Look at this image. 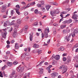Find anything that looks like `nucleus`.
<instances>
[{
	"label": "nucleus",
	"instance_id": "1",
	"mask_svg": "<svg viewBox=\"0 0 78 78\" xmlns=\"http://www.w3.org/2000/svg\"><path fill=\"white\" fill-rule=\"evenodd\" d=\"M59 69L62 70L63 72L62 73V74H64V73H66L67 70V69L66 68V66L65 65H62L59 67Z\"/></svg>",
	"mask_w": 78,
	"mask_h": 78
},
{
	"label": "nucleus",
	"instance_id": "2",
	"mask_svg": "<svg viewBox=\"0 0 78 78\" xmlns=\"http://www.w3.org/2000/svg\"><path fill=\"white\" fill-rule=\"evenodd\" d=\"M22 23V21L20 20H18L17 21V24L16 23V24H15V28H16V29H17V28H18L19 27V25H20V23Z\"/></svg>",
	"mask_w": 78,
	"mask_h": 78
},
{
	"label": "nucleus",
	"instance_id": "3",
	"mask_svg": "<svg viewBox=\"0 0 78 78\" xmlns=\"http://www.w3.org/2000/svg\"><path fill=\"white\" fill-rule=\"evenodd\" d=\"M72 20L71 19H69V20H65L62 23L63 24H66V23H67L69 24V23H72Z\"/></svg>",
	"mask_w": 78,
	"mask_h": 78
},
{
	"label": "nucleus",
	"instance_id": "4",
	"mask_svg": "<svg viewBox=\"0 0 78 78\" xmlns=\"http://www.w3.org/2000/svg\"><path fill=\"white\" fill-rule=\"evenodd\" d=\"M56 11H57L52 10L51 11L50 14L52 16H55V14H59V12H57Z\"/></svg>",
	"mask_w": 78,
	"mask_h": 78
},
{
	"label": "nucleus",
	"instance_id": "5",
	"mask_svg": "<svg viewBox=\"0 0 78 78\" xmlns=\"http://www.w3.org/2000/svg\"><path fill=\"white\" fill-rule=\"evenodd\" d=\"M75 34H78V29H75L73 33L72 34V36L73 37H74L75 36Z\"/></svg>",
	"mask_w": 78,
	"mask_h": 78
},
{
	"label": "nucleus",
	"instance_id": "6",
	"mask_svg": "<svg viewBox=\"0 0 78 78\" xmlns=\"http://www.w3.org/2000/svg\"><path fill=\"white\" fill-rule=\"evenodd\" d=\"M6 8H7V7H6V5H3L1 7V9L2 11H2V12H4L5 11V9H6Z\"/></svg>",
	"mask_w": 78,
	"mask_h": 78
},
{
	"label": "nucleus",
	"instance_id": "7",
	"mask_svg": "<svg viewBox=\"0 0 78 78\" xmlns=\"http://www.w3.org/2000/svg\"><path fill=\"white\" fill-rule=\"evenodd\" d=\"M14 30H15V31H14V32L13 35V37L14 38H15L17 36V30H16V29H14Z\"/></svg>",
	"mask_w": 78,
	"mask_h": 78
},
{
	"label": "nucleus",
	"instance_id": "8",
	"mask_svg": "<svg viewBox=\"0 0 78 78\" xmlns=\"http://www.w3.org/2000/svg\"><path fill=\"white\" fill-rule=\"evenodd\" d=\"M2 37H3L4 39L6 38V35H7V32H3L2 34Z\"/></svg>",
	"mask_w": 78,
	"mask_h": 78
},
{
	"label": "nucleus",
	"instance_id": "9",
	"mask_svg": "<svg viewBox=\"0 0 78 78\" xmlns=\"http://www.w3.org/2000/svg\"><path fill=\"white\" fill-rule=\"evenodd\" d=\"M54 58L56 60H57V61H58V60H59V59H60V56L59 55H57L55 56Z\"/></svg>",
	"mask_w": 78,
	"mask_h": 78
},
{
	"label": "nucleus",
	"instance_id": "10",
	"mask_svg": "<svg viewBox=\"0 0 78 78\" xmlns=\"http://www.w3.org/2000/svg\"><path fill=\"white\" fill-rule=\"evenodd\" d=\"M27 55H26V54H23V55H22V56L21 57V60L22 61H23V60H25V57H26Z\"/></svg>",
	"mask_w": 78,
	"mask_h": 78
},
{
	"label": "nucleus",
	"instance_id": "11",
	"mask_svg": "<svg viewBox=\"0 0 78 78\" xmlns=\"http://www.w3.org/2000/svg\"><path fill=\"white\" fill-rule=\"evenodd\" d=\"M28 26L26 25L25 26L24 28H23V30L24 31H27V30H28Z\"/></svg>",
	"mask_w": 78,
	"mask_h": 78
},
{
	"label": "nucleus",
	"instance_id": "12",
	"mask_svg": "<svg viewBox=\"0 0 78 78\" xmlns=\"http://www.w3.org/2000/svg\"><path fill=\"white\" fill-rule=\"evenodd\" d=\"M35 5V2H33L31 3H29L28 5L27 6H29V7L30 6H34Z\"/></svg>",
	"mask_w": 78,
	"mask_h": 78
},
{
	"label": "nucleus",
	"instance_id": "13",
	"mask_svg": "<svg viewBox=\"0 0 78 78\" xmlns=\"http://www.w3.org/2000/svg\"><path fill=\"white\" fill-rule=\"evenodd\" d=\"M73 19H76L77 17H78V15L73 14V16L72 17Z\"/></svg>",
	"mask_w": 78,
	"mask_h": 78
},
{
	"label": "nucleus",
	"instance_id": "14",
	"mask_svg": "<svg viewBox=\"0 0 78 78\" xmlns=\"http://www.w3.org/2000/svg\"><path fill=\"white\" fill-rule=\"evenodd\" d=\"M29 8V6H28V5L26 7L23 6L21 8L20 10H25L26 9H27V8Z\"/></svg>",
	"mask_w": 78,
	"mask_h": 78
},
{
	"label": "nucleus",
	"instance_id": "15",
	"mask_svg": "<svg viewBox=\"0 0 78 78\" xmlns=\"http://www.w3.org/2000/svg\"><path fill=\"white\" fill-rule=\"evenodd\" d=\"M71 36V35H70L68 37H67V36H66L65 37V39L67 40V41H68L70 40V37Z\"/></svg>",
	"mask_w": 78,
	"mask_h": 78
},
{
	"label": "nucleus",
	"instance_id": "16",
	"mask_svg": "<svg viewBox=\"0 0 78 78\" xmlns=\"http://www.w3.org/2000/svg\"><path fill=\"white\" fill-rule=\"evenodd\" d=\"M39 45L37 44H34L33 47V48H39Z\"/></svg>",
	"mask_w": 78,
	"mask_h": 78
},
{
	"label": "nucleus",
	"instance_id": "17",
	"mask_svg": "<svg viewBox=\"0 0 78 78\" xmlns=\"http://www.w3.org/2000/svg\"><path fill=\"white\" fill-rule=\"evenodd\" d=\"M7 64L9 67H11L12 66V62H8L7 63Z\"/></svg>",
	"mask_w": 78,
	"mask_h": 78
},
{
	"label": "nucleus",
	"instance_id": "18",
	"mask_svg": "<svg viewBox=\"0 0 78 78\" xmlns=\"http://www.w3.org/2000/svg\"><path fill=\"white\" fill-rule=\"evenodd\" d=\"M15 48V49H18V48H19V44H18V43H16Z\"/></svg>",
	"mask_w": 78,
	"mask_h": 78
},
{
	"label": "nucleus",
	"instance_id": "19",
	"mask_svg": "<svg viewBox=\"0 0 78 78\" xmlns=\"http://www.w3.org/2000/svg\"><path fill=\"white\" fill-rule=\"evenodd\" d=\"M44 33H49V29L48 28L45 29L44 31Z\"/></svg>",
	"mask_w": 78,
	"mask_h": 78
},
{
	"label": "nucleus",
	"instance_id": "20",
	"mask_svg": "<svg viewBox=\"0 0 78 78\" xmlns=\"http://www.w3.org/2000/svg\"><path fill=\"white\" fill-rule=\"evenodd\" d=\"M51 5H56L57 6L58 5V3H57L54 2H50Z\"/></svg>",
	"mask_w": 78,
	"mask_h": 78
},
{
	"label": "nucleus",
	"instance_id": "21",
	"mask_svg": "<svg viewBox=\"0 0 78 78\" xmlns=\"http://www.w3.org/2000/svg\"><path fill=\"white\" fill-rule=\"evenodd\" d=\"M41 11H43V12H45V9L43 6H41Z\"/></svg>",
	"mask_w": 78,
	"mask_h": 78
},
{
	"label": "nucleus",
	"instance_id": "22",
	"mask_svg": "<svg viewBox=\"0 0 78 78\" xmlns=\"http://www.w3.org/2000/svg\"><path fill=\"white\" fill-rule=\"evenodd\" d=\"M44 37L45 38H48V33H44Z\"/></svg>",
	"mask_w": 78,
	"mask_h": 78
},
{
	"label": "nucleus",
	"instance_id": "23",
	"mask_svg": "<svg viewBox=\"0 0 78 78\" xmlns=\"http://www.w3.org/2000/svg\"><path fill=\"white\" fill-rule=\"evenodd\" d=\"M51 77L53 78H55V74H54V73H53L51 74Z\"/></svg>",
	"mask_w": 78,
	"mask_h": 78
},
{
	"label": "nucleus",
	"instance_id": "24",
	"mask_svg": "<svg viewBox=\"0 0 78 78\" xmlns=\"http://www.w3.org/2000/svg\"><path fill=\"white\" fill-rule=\"evenodd\" d=\"M14 21H13L11 23H9V25H14Z\"/></svg>",
	"mask_w": 78,
	"mask_h": 78
},
{
	"label": "nucleus",
	"instance_id": "25",
	"mask_svg": "<svg viewBox=\"0 0 78 78\" xmlns=\"http://www.w3.org/2000/svg\"><path fill=\"white\" fill-rule=\"evenodd\" d=\"M45 61L44 60H43L39 64H38V66H42V63H43Z\"/></svg>",
	"mask_w": 78,
	"mask_h": 78
},
{
	"label": "nucleus",
	"instance_id": "26",
	"mask_svg": "<svg viewBox=\"0 0 78 78\" xmlns=\"http://www.w3.org/2000/svg\"><path fill=\"white\" fill-rule=\"evenodd\" d=\"M61 27L62 29H63L64 28H66V25H61Z\"/></svg>",
	"mask_w": 78,
	"mask_h": 78
},
{
	"label": "nucleus",
	"instance_id": "27",
	"mask_svg": "<svg viewBox=\"0 0 78 78\" xmlns=\"http://www.w3.org/2000/svg\"><path fill=\"white\" fill-rule=\"evenodd\" d=\"M46 8L47 10L48 11V10H49V9H50V5H48L46 6Z\"/></svg>",
	"mask_w": 78,
	"mask_h": 78
},
{
	"label": "nucleus",
	"instance_id": "28",
	"mask_svg": "<svg viewBox=\"0 0 78 78\" xmlns=\"http://www.w3.org/2000/svg\"><path fill=\"white\" fill-rule=\"evenodd\" d=\"M19 10V9H18L17 10H16V13H17V14H18V15H20V12H19L18 11Z\"/></svg>",
	"mask_w": 78,
	"mask_h": 78
},
{
	"label": "nucleus",
	"instance_id": "29",
	"mask_svg": "<svg viewBox=\"0 0 78 78\" xmlns=\"http://www.w3.org/2000/svg\"><path fill=\"white\" fill-rule=\"evenodd\" d=\"M14 13V10H12L11 12V16H12Z\"/></svg>",
	"mask_w": 78,
	"mask_h": 78
},
{
	"label": "nucleus",
	"instance_id": "30",
	"mask_svg": "<svg viewBox=\"0 0 78 78\" xmlns=\"http://www.w3.org/2000/svg\"><path fill=\"white\" fill-rule=\"evenodd\" d=\"M17 75L16 74V71H13L12 72V74H11V75Z\"/></svg>",
	"mask_w": 78,
	"mask_h": 78
},
{
	"label": "nucleus",
	"instance_id": "31",
	"mask_svg": "<svg viewBox=\"0 0 78 78\" xmlns=\"http://www.w3.org/2000/svg\"><path fill=\"white\" fill-rule=\"evenodd\" d=\"M37 51H38V50L37 49H35L33 51V53H36L37 52Z\"/></svg>",
	"mask_w": 78,
	"mask_h": 78
},
{
	"label": "nucleus",
	"instance_id": "32",
	"mask_svg": "<svg viewBox=\"0 0 78 78\" xmlns=\"http://www.w3.org/2000/svg\"><path fill=\"white\" fill-rule=\"evenodd\" d=\"M31 58V56H28V57H27V58H26V61H28V60Z\"/></svg>",
	"mask_w": 78,
	"mask_h": 78
},
{
	"label": "nucleus",
	"instance_id": "33",
	"mask_svg": "<svg viewBox=\"0 0 78 78\" xmlns=\"http://www.w3.org/2000/svg\"><path fill=\"white\" fill-rule=\"evenodd\" d=\"M53 25L55 27H58V26H59V24H58L57 23H54V24H53Z\"/></svg>",
	"mask_w": 78,
	"mask_h": 78
},
{
	"label": "nucleus",
	"instance_id": "34",
	"mask_svg": "<svg viewBox=\"0 0 78 78\" xmlns=\"http://www.w3.org/2000/svg\"><path fill=\"white\" fill-rule=\"evenodd\" d=\"M16 77H17V75H12L11 76L12 78H16Z\"/></svg>",
	"mask_w": 78,
	"mask_h": 78
},
{
	"label": "nucleus",
	"instance_id": "35",
	"mask_svg": "<svg viewBox=\"0 0 78 78\" xmlns=\"http://www.w3.org/2000/svg\"><path fill=\"white\" fill-rule=\"evenodd\" d=\"M46 70H48V73H50V72H51V70H50V68H47Z\"/></svg>",
	"mask_w": 78,
	"mask_h": 78
},
{
	"label": "nucleus",
	"instance_id": "36",
	"mask_svg": "<svg viewBox=\"0 0 78 78\" xmlns=\"http://www.w3.org/2000/svg\"><path fill=\"white\" fill-rule=\"evenodd\" d=\"M41 6H42V5L40 4H38L37 5V7H38V8H41Z\"/></svg>",
	"mask_w": 78,
	"mask_h": 78
},
{
	"label": "nucleus",
	"instance_id": "37",
	"mask_svg": "<svg viewBox=\"0 0 78 78\" xmlns=\"http://www.w3.org/2000/svg\"><path fill=\"white\" fill-rule=\"evenodd\" d=\"M40 71L39 72L40 73H43V69L41 68L40 69Z\"/></svg>",
	"mask_w": 78,
	"mask_h": 78
},
{
	"label": "nucleus",
	"instance_id": "38",
	"mask_svg": "<svg viewBox=\"0 0 78 78\" xmlns=\"http://www.w3.org/2000/svg\"><path fill=\"white\" fill-rule=\"evenodd\" d=\"M30 41H32L33 40V35H30Z\"/></svg>",
	"mask_w": 78,
	"mask_h": 78
},
{
	"label": "nucleus",
	"instance_id": "39",
	"mask_svg": "<svg viewBox=\"0 0 78 78\" xmlns=\"http://www.w3.org/2000/svg\"><path fill=\"white\" fill-rule=\"evenodd\" d=\"M7 16H7V15H4L2 17L3 18V19H5L7 17Z\"/></svg>",
	"mask_w": 78,
	"mask_h": 78
},
{
	"label": "nucleus",
	"instance_id": "40",
	"mask_svg": "<svg viewBox=\"0 0 78 78\" xmlns=\"http://www.w3.org/2000/svg\"><path fill=\"white\" fill-rule=\"evenodd\" d=\"M20 70H21V68L20 67L18 68V69H17V72H20Z\"/></svg>",
	"mask_w": 78,
	"mask_h": 78
},
{
	"label": "nucleus",
	"instance_id": "41",
	"mask_svg": "<svg viewBox=\"0 0 78 78\" xmlns=\"http://www.w3.org/2000/svg\"><path fill=\"white\" fill-rule=\"evenodd\" d=\"M37 53L38 54H40L42 53V50H38Z\"/></svg>",
	"mask_w": 78,
	"mask_h": 78
},
{
	"label": "nucleus",
	"instance_id": "42",
	"mask_svg": "<svg viewBox=\"0 0 78 78\" xmlns=\"http://www.w3.org/2000/svg\"><path fill=\"white\" fill-rule=\"evenodd\" d=\"M54 73L55 76H58V73Z\"/></svg>",
	"mask_w": 78,
	"mask_h": 78
},
{
	"label": "nucleus",
	"instance_id": "43",
	"mask_svg": "<svg viewBox=\"0 0 78 78\" xmlns=\"http://www.w3.org/2000/svg\"><path fill=\"white\" fill-rule=\"evenodd\" d=\"M60 50H61V51H64V50H65V48H64L63 47H62L60 48Z\"/></svg>",
	"mask_w": 78,
	"mask_h": 78
},
{
	"label": "nucleus",
	"instance_id": "44",
	"mask_svg": "<svg viewBox=\"0 0 78 78\" xmlns=\"http://www.w3.org/2000/svg\"><path fill=\"white\" fill-rule=\"evenodd\" d=\"M24 15H25V16H28V12H24Z\"/></svg>",
	"mask_w": 78,
	"mask_h": 78
},
{
	"label": "nucleus",
	"instance_id": "45",
	"mask_svg": "<svg viewBox=\"0 0 78 78\" xmlns=\"http://www.w3.org/2000/svg\"><path fill=\"white\" fill-rule=\"evenodd\" d=\"M6 68V65H5L4 66L2 67V70H4L5 69V68Z\"/></svg>",
	"mask_w": 78,
	"mask_h": 78
},
{
	"label": "nucleus",
	"instance_id": "46",
	"mask_svg": "<svg viewBox=\"0 0 78 78\" xmlns=\"http://www.w3.org/2000/svg\"><path fill=\"white\" fill-rule=\"evenodd\" d=\"M41 37L42 39H43L44 37V33H42L41 34Z\"/></svg>",
	"mask_w": 78,
	"mask_h": 78
},
{
	"label": "nucleus",
	"instance_id": "47",
	"mask_svg": "<svg viewBox=\"0 0 78 78\" xmlns=\"http://www.w3.org/2000/svg\"><path fill=\"white\" fill-rule=\"evenodd\" d=\"M63 34H64L65 33H67V30H63Z\"/></svg>",
	"mask_w": 78,
	"mask_h": 78
},
{
	"label": "nucleus",
	"instance_id": "48",
	"mask_svg": "<svg viewBox=\"0 0 78 78\" xmlns=\"http://www.w3.org/2000/svg\"><path fill=\"white\" fill-rule=\"evenodd\" d=\"M66 12L65 11H63L61 13V14H66Z\"/></svg>",
	"mask_w": 78,
	"mask_h": 78
},
{
	"label": "nucleus",
	"instance_id": "49",
	"mask_svg": "<svg viewBox=\"0 0 78 78\" xmlns=\"http://www.w3.org/2000/svg\"><path fill=\"white\" fill-rule=\"evenodd\" d=\"M13 64L15 65H16L18 64V62H13Z\"/></svg>",
	"mask_w": 78,
	"mask_h": 78
},
{
	"label": "nucleus",
	"instance_id": "50",
	"mask_svg": "<svg viewBox=\"0 0 78 78\" xmlns=\"http://www.w3.org/2000/svg\"><path fill=\"white\" fill-rule=\"evenodd\" d=\"M21 4H22L24 5H26L25 3L24 2H21Z\"/></svg>",
	"mask_w": 78,
	"mask_h": 78
},
{
	"label": "nucleus",
	"instance_id": "51",
	"mask_svg": "<svg viewBox=\"0 0 78 78\" xmlns=\"http://www.w3.org/2000/svg\"><path fill=\"white\" fill-rule=\"evenodd\" d=\"M30 73H28L27 74V75L28 78L30 77Z\"/></svg>",
	"mask_w": 78,
	"mask_h": 78
},
{
	"label": "nucleus",
	"instance_id": "52",
	"mask_svg": "<svg viewBox=\"0 0 78 78\" xmlns=\"http://www.w3.org/2000/svg\"><path fill=\"white\" fill-rule=\"evenodd\" d=\"M6 24H7V25H9V21H7L5 22Z\"/></svg>",
	"mask_w": 78,
	"mask_h": 78
},
{
	"label": "nucleus",
	"instance_id": "53",
	"mask_svg": "<svg viewBox=\"0 0 78 78\" xmlns=\"http://www.w3.org/2000/svg\"><path fill=\"white\" fill-rule=\"evenodd\" d=\"M66 58L63 57V61H66Z\"/></svg>",
	"mask_w": 78,
	"mask_h": 78
},
{
	"label": "nucleus",
	"instance_id": "54",
	"mask_svg": "<svg viewBox=\"0 0 78 78\" xmlns=\"http://www.w3.org/2000/svg\"><path fill=\"white\" fill-rule=\"evenodd\" d=\"M16 8H20V6H19V5H16Z\"/></svg>",
	"mask_w": 78,
	"mask_h": 78
},
{
	"label": "nucleus",
	"instance_id": "55",
	"mask_svg": "<svg viewBox=\"0 0 78 78\" xmlns=\"http://www.w3.org/2000/svg\"><path fill=\"white\" fill-rule=\"evenodd\" d=\"M42 5H44V1H42L41 2V4Z\"/></svg>",
	"mask_w": 78,
	"mask_h": 78
},
{
	"label": "nucleus",
	"instance_id": "56",
	"mask_svg": "<svg viewBox=\"0 0 78 78\" xmlns=\"http://www.w3.org/2000/svg\"><path fill=\"white\" fill-rule=\"evenodd\" d=\"M38 10L37 9H35L34 11L35 13V14H37V12Z\"/></svg>",
	"mask_w": 78,
	"mask_h": 78
},
{
	"label": "nucleus",
	"instance_id": "57",
	"mask_svg": "<svg viewBox=\"0 0 78 78\" xmlns=\"http://www.w3.org/2000/svg\"><path fill=\"white\" fill-rule=\"evenodd\" d=\"M71 3H74L75 2V0H71Z\"/></svg>",
	"mask_w": 78,
	"mask_h": 78
},
{
	"label": "nucleus",
	"instance_id": "58",
	"mask_svg": "<svg viewBox=\"0 0 78 78\" xmlns=\"http://www.w3.org/2000/svg\"><path fill=\"white\" fill-rule=\"evenodd\" d=\"M37 25V22H36L35 23L34 26V25Z\"/></svg>",
	"mask_w": 78,
	"mask_h": 78
},
{
	"label": "nucleus",
	"instance_id": "59",
	"mask_svg": "<svg viewBox=\"0 0 78 78\" xmlns=\"http://www.w3.org/2000/svg\"><path fill=\"white\" fill-rule=\"evenodd\" d=\"M10 53V51H7L6 52V54L7 55H9V54Z\"/></svg>",
	"mask_w": 78,
	"mask_h": 78
},
{
	"label": "nucleus",
	"instance_id": "60",
	"mask_svg": "<svg viewBox=\"0 0 78 78\" xmlns=\"http://www.w3.org/2000/svg\"><path fill=\"white\" fill-rule=\"evenodd\" d=\"M70 16V14H67L66 16L65 17H69V16Z\"/></svg>",
	"mask_w": 78,
	"mask_h": 78
},
{
	"label": "nucleus",
	"instance_id": "61",
	"mask_svg": "<svg viewBox=\"0 0 78 78\" xmlns=\"http://www.w3.org/2000/svg\"><path fill=\"white\" fill-rule=\"evenodd\" d=\"M8 25V24H6V23L5 22L4 23V27H6Z\"/></svg>",
	"mask_w": 78,
	"mask_h": 78
},
{
	"label": "nucleus",
	"instance_id": "62",
	"mask_svg": "<svg viewBox=\"0 0 78 78\" xmlns=\"http://www.w3.org/2000/svg\"><path fill=\"white\" fill-rule=\"evenodd\" d=\"M31 50V48L30 47H28V51L30 52V51Z\"/></svg>",
	"mask_w": 78,
	"mask_h": 78
},
{
	"label": "nucleus",
	"instance_id": "63",
	"mask_svg": "<svg viewBox=\"0 0 78 78\" xmlns=\"http://www.w3.org/2000/svg\"><path fill=\"white\" fill-rule=\"evenodd\" d=\"M75 47H78V44H77L75 45L74 46L75 48Z\"/></svg>",
	"mask_w": 78,
	"mask_h": 78
},
{
	"label": "nucleus",
	"instance_id": "64",
	"mask_svg": "<svg viewBox=\"0 0 78 78\" xmlns=\"http://www.w3.org/2000/svg\"><path fill=\"white\" fill-rule=\"evenodd\" d=\"M75 52H78V48H77V49H76Z\"/></svg>",
	"mask_w": 78,
	"mask_h": 78
}]
</instances>
